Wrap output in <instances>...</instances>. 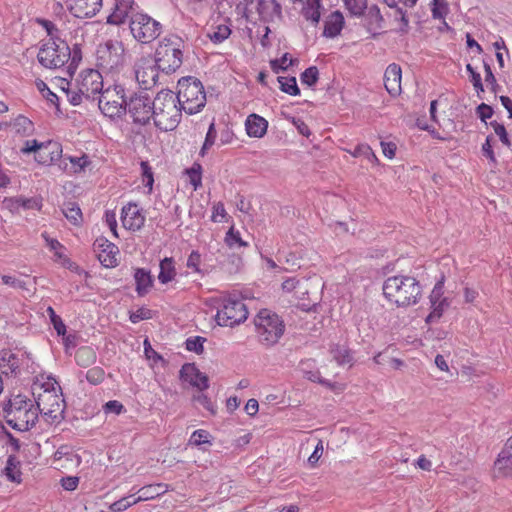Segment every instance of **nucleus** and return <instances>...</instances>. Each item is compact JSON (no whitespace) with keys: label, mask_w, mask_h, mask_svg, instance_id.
Masks as SVG:
<instances>
[{"label":"nucleus","mask_w":512,"mask_h":512,"mask_svg":"<svg viewBox=\"0 0 512 512\" xmlns=\"http://www.w3.org/2000/svg\"><path fill=\"white\" fill-rule=\"evenodd\" d=\"M37 412L48 424H59L64 418L65 402L62 398L61 387L54 377L38 375L32 386Z\"/></svg>","instance_id":"obj_1"},{"label":"nucleus","mask_w":512,"mask_h":512,"mask_svg":"<svg viewBox=\"0 0 512 512\" xmlns=\"http://www.w3.org/2000/svg\"><path fill=\"white\" fill-rule=\"evenodd\" d=\"M385 300L396 308L417 305L422 298V286L413 276L395 275L388 277L382 286Z\"/></svg>","instance_id":"obj_2"},{"label":"nucleus","mask_w":512,"mask_h":512,"mask_svg":"<svg viewBox=\"0 0 512 512\" xmlns=\"http://www.w3.org/2000/svg\"><path fill=\"white\" fill-rule=\"evenodd\" d=\"M59 82L62 92L73 106L80 105L84 99L93 98L101 93L103 89L102 74L93 68H87L80 72L75 79L74 90L70 89V82H67L64 78H60Z\"/></svg>","instance_id":"obj_3"},{"label":"nucleus","mask_w":512,"mask_h":512,"mask_svg":"<svg viewBox=\"0 0 512 512\" xmlns=\"http://www.w3.org/2000/svg\"><path fill=\"white\" fill-rule=\"evenodd\" d=\"M175 97L181 110L188 115L200 112L206 104L203 84L197 78H192V76L178 80Z\"/></svg>","instance_id":"obj_4"},{"label":"nucleus","mask_w":512,"mask_h":512,"mask_svg":"<svg viewBox=\"0 0 512 512\" xmlns=\"http://www.w3.org/2000/svg\"><path fill=\"white\" fill-rule=\"evenodd\" d=\"M4 418L12 429L24 432L34 426L38 412L36 406L26 396L17 394L10 398Z\"/></svg>","instance_id":"obj_5"},{"label":"nucleus","mask_w":512,"mask_h":512,"mask_svg":"<svg viewBox=\"0 0 512 512\" xmlns=\"http://www.w3.org/2000/svg\"><path fill=\"white\" fill-rule=\"evenodd\" d=\"M181 119V108L172 91H160L154 99V122L162 131H173Z\"/></svg>","instance_id":"obj_6"},{"label":"nucleus","mask_w":512,"mask_h":512,"mask_svg":"<svg viewBox=\"0 0 512 512\" xmlns=\"http://www.w3.org/2000/svg\"><path fill=\"white\" fill-rule=\"evenodd\" d=\"M23 155L33 154L34 161L41 166L55 165L62 160V145L53 140L39 142L36 139L26 140L20 148Z\"/></svg>","instance_id":"obj_7"},{"label":"nucleus","mask_w":512,"mask_h":512,"mask_svg":"<svg viewBox=\"0 0 512 512\" xmlns=\"http://www.w3.org/2000/svg\"><path fill=\"white\" fill-rule=\"evenodd\" d=\"M183 40L177 35L164 37L156 49V63L166 73L174 72L182 64Z\"/></svg>","instance_id":"obj_8"},{"label":"nucleus","mask_w":512,"mask_h":512,"mask_svg":"<svg viewBox=\"0 0 512 512\" xmlns=\"http://www.w3.org/2000/svg\"><path fill=\"white\" fill-rule=\"evenodd\" d=\"M259 340L266 345L277 343L285 332L284 321L276 313L262 309L254 319Z\"/></svg>","instance_id":"obj_9"},{"label":"nucleus","mask_w":512,"mask_h":512,"mask_svg":"<svg viewBox=\"0 0 512 512\" xmlns=\"http://www.w3.org/2000/svg\"><path fill=\"white\" fill-rule=\"evenodd\" d=\"M71 50L60 38L43 40L37 52L38 62L46 68H59L69 61Z\"/></svg>","instance_id":"obj_10"},{"label":"nucleus","mask_w":512,"mask_h":512,"mask_svg":"<svg viewBox=\"0 0 512 512\" xmlns=\"http://www.w3.org/2000/svg\"><path fill=\"white\" fill-rule=\"evenodd\" d=\"M125 63V46L118 39H109L97 49V64L105 72L118 73Z\"/></svg>","instance_id":"obj_11"},{"label":"nucleus","mask_w":512,"mask_h":512,"mask_svg":"<svg viewBox=\"0 0 512 512\" xmlns=\"http://www.w3.org/2000/svg\"><path fill=\"white\" fill-rule=\"evenodd\" d=\"M127 104L124 88L115 84L102 90L98 105L104 116L114 119L126 112Z\"/></svg>","instance_id":"obj_12"},{"label":"nucleus","mask_w":512,"mask_h":512,"mask_svg":"<svg viewBox=\"0 0 512 512\" xmlns=\"http://www.w3.org/2000/svg\"><path fill=\"white\" fill-rule=\"evenodd\" d=\"M215 318L218 325L233 327L246 321L248 309L243 301L226 298L218 308Z\"/></svg>","instance_id":"obj_13"},{"label":"nucleus","mask_w":512,"mask_h":512,"mask_svg":"<svg viewBox=\"0 0 512 512\" xmlns=\"http://www.w3.org/2000/svg\"><path fill=\"white\" fill-rule=\"evenodd\" d=\"M130 29L136 40L150 43L161 34V23L146 13L131 16Z\"/></svg>","instance_id":"obj_14"},{"label":"nucleus","mask_w":512,"mask_h":512,"mask_svg":"<svg viewBox=\"0 0 512 512\" xmlns=\"http://www.w3.org/2000/svg\"><path fill=\"white\" fill-rule=\"evenodd\" d=\"M127 110L133 121L140 125H145L154 119V101L146 93L136 94L131 97Z\"/></svg>","instance_id":"obj_15"},{"label":"nucleus","mask_w":512,"mask_h":512,"mask_svg":"<svg viewBox=\"0 0 512 512\" xmlns=\"http://www.w3.org/2000/svg\"><path fill=\"white\" fill-rule=\"evenodd\" d=\"M444 280L438 282L430 293V313L425 319L427 325L439 322L444 312L450 306V301L444 296Z\"/></svg>","instance_id":"obj_16"},{"label":"nucleus","mask_w":512,"mask_h":512,"mask_svg":"<svg viewBox=\"0 0 512 512\" xmlns=\"http://www.w3.org/2000/svg\"><path fill=\"white\" fill-rule=\"evenodd\" d=\"M64 3L69 13L79 19L92 18L103 7V0H64Z\"/></svg>","instance_id":"obj_17"},{"label":"nucleus","mask_w":512,"mask_h":512,"mask_svg":"<svg viewBox=\"0 0 512 512\" xmlns=\"http://www.w3.org/2000/svg\"><path fill=\"white\" fill-rule=\"evenodd\" d=\"M94 252L105 268H114L119 262V248L107 238H98L94 242Z\"/></svg>","instance_id":"obj_18"},{"label":"nucleus","mask_w":512,"mask_h":512,"mask_svg":"<svg viewBox=\"0 0 512 512\" xmlns=\"http://www.w3.org/2000/svg\"><path fill=\"white\" fill-rule=\"evenodd\" d=\"M123 226L131 231L140 230L146 221L143 209L137 203H128L121 212Z\"/></svg>","instance_id":"obj_19"},{"label":"nucleus","mask_w":512,"mask_h":512,"mask_svg":"<svg viewBox=\"0 0 512 512\" xmlns=\"http://www.w3.org/2000/svg\"><path fill=\"white\" fill-rule=\"evenodd\" d=\"M53 462L58 469L71 470L80 466L81 457L71 446L62 445L55 451Z\"/></svg>","instance_id":"obj_20"},{"label":"nucleus","mask_w":512,"mask_h":512,"mask_svg":"<svg viewBox=\"0 0 512 512\" xmlns=\"http://www.w3.org/2000/svg\"><path fill=\"white\" fill-rule=\"evenodd\" d=\"M157 77L158 72L150 58L143 57L137 61L135 65V78L145 89L155 84Z\"/></svg>","instance_id":"obj_21"},{"label":"nucleus","mask_w":512,"mask_h":512,"mask_svg":"<svg viewBox=\"0 0 512 512\" xmlns=\"http://www.w3.org/2000/svg\"><path fill=\"white\" fill-rule=\"evenodd\" d=\"M41 238L44 240L45 247L53 254V261L64 268L71 269L73 264L66 254V248L56 238H51L46 231L41 232Z\"/></svg>","instance_id":"obj_22"},{"label":"nucleus","mask_w":512,"mask_h":512,"mask_svg":"<svg viewBox=\"0 0 512 512\" xmlns=\"http://www.w3.org/2000/svg\"><path fill=\"white\" fill-rule=\"evenodd\" d=\"M180 378L198 390L208 388V377L194 363H185L180 369Z\"/></svg>","instance_id":"obj_23"},{"label":"nucleus","mask_w":512,"mask_h":512,"mask_svg":"<svg viewBox=\"0 0 512 512\" xmlns=\"http://www.w3.org/2000/svg\"><path fill=\"white\" fill-rule=\"evenodd\" d=\"M401 79V67L396 63L389 64L384 72V86L390 95L397 96L401 93Z\"/></svg>","instance_id":"obj_24"},{"label":"nucleus","mask_w":512,"mask_h":512,"mask_svg":"<svg viewBox=\"0 0 512 512\" xmlns=\"http://www.w3.org/2000/svg\"><path fill=\"white\" fill-rule=\"evenodd\" d=\"M134 0H116L112 12L107 17V23L113 25L123 24L134 9Z\"/></svg>","instance_id":"obj_25"},{"label":"nucleus","mask_w":512,"mask_h":512,"mask_svg":"<svg viewBox=\"0 0 512 512\" xmlns=\"http://www.w3.org/2000/svg\"><path fill=\"white\" fill-rule=\"evenodd\" d=\"M268 127V121L258 114L253 113L246 118L245 130L251 138H263L267 134Z\"/></svg>","instance_id":"obj_26"},{"label":"nucleus","mask_w":512,"mask_h":512,"mask_svg":"<svg viewBox=\"0 0 512 512\" xmlns=\"http://www.w3.org/2000/svg\"><path fill=\"white\" fill-rule=\"evenodd\" d=\"M91 161L89 157L83 154L81 157L66 156L58 163V167L61 171L68 174H79L83 172Z\"/></svg>","instance_id":"obj_27"},{"label":"nucleus","mask_w":512,"mask_h":512,"mask_svg":"<svg viewBox=\"0 0 512 512\" xmlns=\"http://www.w3.org/2000/svg\"><path fill=\"white\" fill-rule=\"evenodd\" d=\"M257 11L264 22H272L282 17V7L277 0H259Z\"/></svg>","instance_id":"obj_28"},{"label":"nucleus","mask_w":512,"mask_h":512,"mask_svg":"<svg viewBox=\"0 0 512 512\" xmlns=\"http://www.w3.org/2000/svg\"><path fill=\"white\" fill-rule=\"evenodd\" d=\"M494 479L512 478V456L499 452L492 466Z\"/></svg>","instance_id":"obj_29"},{"label":"nucleus","mask_w":512,"mask_h":512,"mask_svg":"<svg viewBox=\"0 0 512 512\" xmlns=\"http://www.w3.org/2000/svg\"><path fill=\"white\" fill-rule=\"evenodd\" d=\"M301 2L303 4L301 9L302 16L313 26H317L321 21L323 0H302Z\"/></svg>","instance_id":"obj_30"},{"label":"nucleus","mask_w":512,"mask_h":512,"mask_svg":"<svg viewBox=\"0 0 512 512\" xmlns=\"http://www.w3.org/2000/svg\"><path fill=\"white\" fill-rule=\"evenodd\" d=\"M21 357L11 350H2L0 353V371L6 375L18 372Z\"/></svg>","instance_id":"obj_31"},{"label":"nucleus","mask_w":512,"mask_h":512,"mask_svg":"<svg viewBox=\"0 0 512 512\" xmlns=\"http://www.w3.org/2000/svg\"><path fill=\"white\" fill-rule=\"evenodd\" d=\"M344 25V18L340 11L336 10L328 15L324 22V36L334 38L339 35Z\"/></svg>","instance_id":"obj_32"},{"label":"nucleus","mask_w":512,"mask_h":512,"mask_svg":"<svg viewBox=\"0 0 512 512\" xmlns=\"http://www.w3.org/2000/svg\"><path fill=\"white\" fill-rule=\"evenodd\" d=\"M169 490V485L165 483L146 485L139 489V496L135 498L136 504L142 501L155 499Z\"/></svg>","instance_id":"obj_33"},{"label":"nucleus","mask_w":512,"mask_h":512,"mask_svg":"<svg viewBox=\"0 0 512 512\" xmlns=\"http://www.w3.org/2000/svg\"><path fill=\"white\" fill-rule=\"evenodd\" d=\"M135 282H136V291L139 296L146 295L153 286V277L149 271L145 269H137L135 271Z\"/></svg>","instance_id":"obj_34"},{"label":"nucleus","mask_w":512,"mask_h":512,"mask_svg":"<svg viewBox=\"0 0 512 512\" xmlns=\"http://www.w3.org/2000/svg\"><path fill=\"white\" fill-rule=\"evenodd\" d=\"M175 276V261L173 258H164L160 262V274H158V281L162 284H168L175 278Z\"/></svg>","instance_id":"obj_35"},{"label":"nucleus","mask_w":512,"mask_h":512,"mask_svg":"<svg viewBox=\"0 0 512 512\" xmlns=\"http://www.w3.org/2000/svg\"><path fill=\"white\" fill-rule=\"evenodd\" d=\"M4 474L8 478V480L19 484L21 482V470L20 463L17 461L15 456H10L8 460H6V467H4Z\"/></svg>","instance_id":"obj_36"},{"label":"nucleus","mask_w":512,"mask_h":512,"mask_svg":"<svg viewBox=\"0 0 512 512\" xmlns=\"http://www.w3.org/2000/svg\"><path fill=\"white\" fill-rule=\"evenodd\" d=\"M12 128L16 131L17 135L22 137L30 136L34 132L33 123L27 117L22 115H18L17 118H14V121H12Z\"/></svg>","instance_id":"obj_37"},{"label":"nucleus","mask_w":512,"mask_h":512,"mask_svg":"<svg viewBox=\"0 0 512 512\" xmlns=\"http://www.w3.org/2000/svg\"><path fill=\"white\" fill-rule=\"evenodd\" d=\"M75 361L79 366L88 367L96 361V353L89 346H82L75 353Z\"/></svg>","instance_id":"obj_38"},{"label":"nucleus","mask_w":512,"mask_h":512,"mask_svg":"<svg viewBox=\"0 0 512 512\" xmlns=\"http://www.w3.org/2000/svg\"><path fill=\"white\" fill-rule=\"evenodd\" d=\"M184 173L194 191L202 186V166L199 163H193L191 167L185 169Z\"/></svg>","instance_id":"obj_39"},{"label":"nucleus","mask_w":512,"mask_h":512,"mask_svg":"<svg viewBox=\"0 0 512 512\" xmlns=\"http://www.w3.org/2000/svg\"><path fill=\"white\" fill-rule=\"evenodd\" d=\"M64 216L74 225H80L82 222V212L80 207L72 202L66 203L62 209Z\"/></svg>","instance_id":"obj_40"},{"label":"nucleus","mask_w":512,"mask_h":512,"mask_svg":"<svg viewBox=\"0 0 512 512\" xmlns=\"http://www.w3.org/2000/svg\"><path fill=\"white\" fill-rule=\"evenodd\" d=\"M140 167L142 183L148 189V193H151L155 182L153 168L148 161H142Z\"/></svg>","instance_id":"obj_41"},{"label":"nucleus","mask_w":512,"mask_h":512,"mask_svg":"<svg viewBox=\"0 0 512 512\" xmlns=\"http://www.w3.org/2000/svg\"><path fill=\"white\" fill-rule=\"evenodd\" d=\"M278 81L282 92L291 96L300 95V88L298 87L296 78H284V76H279Z\"/></svg>","instance_id":"obj_42"},{"label":"nucleus","mask_w":512,"mask_h":512,"mask_svg":"<svg viewBox=\"0 0 512 512\" xmlns=\"http://www.w3.org/2000/svg\"><path fill=\"white\" fill-rule=\"evenodd\" d=\"M344 7L353 16H361L367 8V0H343Z\"/></svg>","instance_id":"obj_43"},{"label":"nucleus","mask_w":512,"mask_h":512,"mask_svg":"<svg viewBox=\"0 0 512 512\" xmlns=\"http://www.w3.org/2000/svg\"><path fill=\"white\" fill-rule=\"evenodd\" d=\"M332 358L339 364V365H345L349 364L351 365L352 362V355L349 352L347 348L344 346H335L332 348Z\"/></svg>","instance_id":"obj_44"},{"label":"nucleus","mask_w":512,"mask_h":512,"mask_svg":"<svg viewBox=\"0 0 512 512\" xmlns=\"http://www.w3.org/2000/svg\"><path fill=\"white\" fill-rule=\"evenodd\" d=\"M466 69L469 72L470 81L473 84L476 95H478V98L481 99V94L485 93V88L483 87V82L481 81V74L470 63L467 64Z\"/></svg>","instance_id":"obj_45"},{"label":"nucleus","mask_w":512,"mask_h":512,"mask_svg":"<svg viewBox=\"0 0 512 512\" xmlns=\"http://www.w3.org/2000/svg\"><path fill=\"white\" fill-rule=\"evenodd\" d=\"M431 12L434 19H445L449 12L447 0H433L431 3Z\"/></svg>","instance_id":"obj_46"},{"label":"nucleus","mask_w":512,"mask_h":512,"mask_svg":"<svg viewBox=\"0 0 512 512\" xmlns=\"http://www.w3.org/2000/svg\"><path fill=\"white\" fill-rule=\"evenodd\" d=\"M225 243L229 247H247L245 240L241 239L240 232L230 227L225 235Z\"/></svg>","instance_id":"obj_47"},{"label":"nucleus","mask_w":512,"mask_h":512,"mask_svg":"<svg viewBox=\"0 0 512 512\" xmlns=\"http://www.w3.org/2000/svg\"><path fill=\"white\" fill-rule=\"evenodd\" d=\"M231 33L230 28L227 25H217L208 33L209 39L214 43H220L229 37Z\"/></svg>","instance_id":"obj_48"},{"label":"nucleus","mask_w":512,"mask_h":512,"mask_svg":"<svg viewBox=\"0 0 512 512\" xmlns=\"http://www.w3.org/2000/svg\"><path fill=\"white\" fill-rule=\"evenodd\" d=\"M216 137H217V132L215 129V124L211 123L209 125L208 131L206 133L204 143L199 151V155L201 157H204L205 154L207 153V151L214 145Z\"/></svg>","instance_id":"obj_49"},{"label":"nucleus","mask_w":512,"mask_h":512,"mask_svg":"<svg viewBox=\"0 0 512 512\" xmlns=\"http://www.w3.org/2000/svg\"><path fill=\"white\" fill-rule=\"evenodd\" d=\"M189 444L193 446H200L202 444H211V435L208 431L199 429L194 431L189 439Z\"/></svg>","instance_id":"obj_50"},{"label":"nucleus","mask_w":512,"mask_h":512,"mask_svg":"<svg viewBox=\"0 0 512 512\" xmlns=\"http://www.w3.org/2000/svg\"><path fill=\"white\" fill-rule=\"evenodd\" d=\"M384 3L390 8H395V17L398 18L401 23V30L406 31L409 25V20L407 18L406 11H404L401 7L397 6V0H383Z\"/></svg>","instance_id":"obj_51"},{"label":"nucleus","mask_w":512,"mask_h":512,"mask_svg":"<svg viewBox=\"0 0 512 512\" xmlns=\"http://www.w3.org/2000/svg\"><path fill=\"white\" fill-rule=\"evenodd\" d=\"M86 379L93 385L100 384L105 379V370L100 366H94L87 370Z\"/></svg>","instance_id":"obj_52"},{"label":"nucleus","mask_w":512,"mask_h":512,"mask_svg":"<svg viewBox=\"0 0 512 512\" xmlns=\"http://www.w3.org/2000/svg\"><path fill=\"white\" fill-rule=\"evenodd\" d=\"M131 498H132V496H125V497H122L121 499L111 503L109 505V510L111 512H123V511L127 510L128 508H130L131 506L136 504L135 498L133 500H131Z\"/></svg>","instance_id":"obj_53"},{"label":"nucleus","mask_w":512,"mask_h":512,"mask_svg":"<svg viewBox=\"0 0 512 512\" xmlns=\"http://www.w3.org/2000/svg\"><path fill=\"white\" fill-rule=\"evenodd\" d=\"M319 79V70L316 66H311L307 68L302 74H301V81L305 85H308L309 87H312V85H316V82Z\"/></svg>","instance_id":"obj_54"},{"label":"nucleus","mask_w":512,"mask_h":512,"mask_svg":"<svg viewBox=\"0 0 512 512\" xmlns=\"http://www.w3.org/2000/svg\"><path fill=\"white\" fill-rule=\"evenodd\" d=\"M35 86L47 101L56 106L58 105L57 95L50 91V88L47 87L43 80H35Z\"/></svg>","instance_id":"obj_55"},{"label":"nucleus","mask_w":512,"mask_h":512,"mask_svg":"<svg viewBox=\"0 0 512 512\" xmlns=\"http://www.w3.org/2000/svg\"><path fill=\"white\" fill-rule=\"evenodd\" d=\"M47 313L50 318V321L57 332L58 335H65L66 333V326L62 319L55 313L54 309L52 307L47 308Z\"/></svg>","instance_id":"obj_56"},{"label":"nucleus","mask_w":512,"mask_h":512,"mask_svg":"<svg viewBox=\"0 0 512 512\" xmlns=\"http://www.w3.org/2000/svg\"><path fill=\"white\" fill-rule=\"evenodd\" d=\"M205 340L206 339L201 336L189 337L185 341V348L188 351L200 354L203 352V343L205 342Z\"/></svg>","instance_id":"obj_57"},{"label":"nucleus","mask_w":512,"mask_h":512,"mask_svg":"<svg viewBox=\"0 0 512 512\" xmlns=\"http://www.w3.org/2000/svg\"><path fill=\"white\" fill-rule=\"evenodd\" d=\"M484 81L490 86V91L493 94H496L499 86L496 82L493 70L491 69V65L486 61H484Z\"/></svg>","instance_id":"obj_58"},{"label":"nucleus","mask_w":512,"mask_h":512,"mask_svg":"<svg viewBox=\"0 0 512 512\" xmlns=\"http://www.w3.org/2000/svg\"><path fill=\"white\" fill-rule=\"evenodd\" d=\"M292 64V59L288 53H285L280 59H274L270 61V66L275 73H279L281 70H286Z\"/></svg>","instance_id":"obj_59"},{"label":"nucleus","mask_w":512,"mask_h":512,"mask_svg":"<svg viewBox=\"0 0 512 512\" xmlns=\"http://www.w3.org/2000/svg\"><path fill=\"white\" fill-rule=\"evenodd\" d=\"M103 411L105 414L121 415L125 412V408L119 400H109L104 406Z\"/></svg>","instance_id":"obj_60"},{"label":"nucleus","mask_w":512,"mask_h":512,"mask_svg":"<svg viewBox=\"0 0 512 512\" xmlns=\"http://www.w3.org/2000/svg\"><path fill=\"white\" fill-rule=\"evenodd\" d=\"M201 256L197 251H192L187 258L186 267L194 273L200 272Z\"/></svg>","instance_id":"obj_61"},{"label":"nucleus","mask_w":512,"mask_h":512,"mask_svg":"<svg viewBox=\"0 0 512 512\" xmlns=\"http://www.w3.org/2000/svg\"><path fill=\"white\" fill-rule=\"evenodd\" d=\"M227 213L222 202H216L212 207L211 220L214 222H222L224 221Z\"/></svg>","instance_id":"obj_62"},{"label":"nucleus","mask_w":512,"mask_h":512,"mask_svg":"<svg viewBox=\"0 0 512 512\" xmlns=\"http://www.w3.org/2000/svg\"><path fill=\"white\" fill-rule=\"evenodd\" d=\"M323 457V442L318 440L317 445L315 446L314 452L308 459V463L311 468H316L319 463V459Z\"/></svg>","instance_id":"obj_63"},{"label":"nucleus","mask_w":512,"mask_h":512,"mask_svg":"<svg viewBox=\"0 0 512 512\" xmlns=\"http://www.w3.org/2000/svg\"><path fill=\"white\" fill-rule=\"evenodd\" d=\"M380 146L386 158L391 160L396 156L397 145L394 142L381 141Z\"/></svg>","instance_id":"obj_64"}]
</instances>
